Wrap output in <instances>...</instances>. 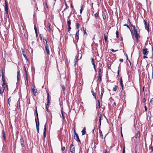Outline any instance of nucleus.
<instances>
[{"label": "nucleus", "instance_id": "1", "mask_svg": "<svg viewBox=\"0 0 153 153\" xmlns=\"http://www.w3.org/2000/svg\"><path fill=\"white\" fill-rule=\"evenodd\" d=\"M36 116L37 118V119L38 123H37L36 120V119H35V122H36V130H37V131L39 133V118H38V113H36Z\"/></svg>", "mask_w": 153, "mask_h": 153}, {"label": "nucleus", "instance_id": "2", "mask_svg": "<svg viewBox=\"0 0 153 153\" xmlns=\"http://www.w3.org/2000/svg\"><path fill=\"white\" fill-rule=\"evenodd\" d=\"M4 9L6 13V16L8 18L9 17L8 12V7L7 3L6 0H5V4H4Z\"/></svg>", "mask_w": 153, "mask_h": 153}, {"label": "nucleus", "instance_id": "3", "mask_svg": "<svg viewBox=\"0 0 153 153\" xmlns=\"http://www.w3.org/2000/svg\"><path fill=\"white\" fill-rule=\"evenodd\" d=\"M74 138L75 139V140L77 141H79V143H81V141L79 139L78 135L76 133V131L74 130Z\"/></svg>", "mask_w": 153, "mask_h": 153}, {"label": "nucleus", "instance_id": "4", "mask_svg": "<svg viewBox=\"0 0 153 153\" xmlns=\"http://www.w3.org/2000/svg\"><path fill=\"white\" fill-rule=\"evenodd\" d=\"M143 53L145 56H147L149 53V51L148 49L145 48H144L142 51Z\"/></svg>", "mask_w": 153, "mask_h": 153}, {"label": "nucleus", "instance_id": "5", "mask_svg": "<svg viewBox=\"0 0 153 153\" xmlns=\"http://www.w3.org/2000/svg\"><path fill=\"white\" fill-rule=\"evenodd\" d=\"M70 151L72 153H75V147L72 144L70 145Z\"/></svg>", "mask_w": 153, "mask_h": 153}, {"label": "nucleus", "instance_id": "6", "mask_svg": "<svg viewBox=\"0 0 153 153\" xmlns=\"http://www.w3.org/2000/svg\"><path fill=\"white\" fill-rule=\"evenodd\" d=\"M134 32L135 38L137 41L138 42V38L140 37V36L139 34L137 33V30L134 31Z\"/></svg>", "mask_w": 153, "mask_h": 153}, {"label": "nucleus", "instance_id": "7", "mask_svg": "<svg viewBox=\"0 0 153 153\" xmlns=\"http://www.w3.org/2000/svg\"><path fill=\"white\" fill-rule=\"evenodd\" d=\"M20 143L22 147L25 146V143L24 140L22 137H21L20 140Z\"/></svg>", "mask_w": 153, "mask_h": 153}, {"label": "nucleus", "instance_id": "8", "mask_svg": "<svg viewBox=\"0 0 153 153\" xmlns=\"http://www.w3.org/2000/svg\"><path fill=\"white\" fill-rule=\"evenodd\" d=\"M45 48L47 53L48 55H50V51L49 50V47L48 46L47 42L45 43Z\"/></svg>", "mask_w": 153, "mask_h": 153}, {"label": "nucleus", "instance_id": "9", "mask_svg": "<svg viewBox=\"0 0 153 153\" xmlns=\"http://www.w3.org/2000/svg\"><path fill=\"white\" fill-rule=\"evenodd\" d=\"M143 21L144 23V25L145 26V28L146 30H147V31L148 32H149V24H147L145 20H143Z\"/></svg>", "mask_w": 153, "mask_h": 153}, {"label": "nucleus", "instance_id": "10", "mask_svg": "<svg viewBox=\"0 0 153 153\" xmlns=\"http://www.w3.org/2000/svg\"><path fill=\"white\" fill-rule=\"evenodd\" d=\"M47 123H46L44 125V131L43 132V138H45L46 137V129L47 127Z\"/></svg>", "mask_w": 153, "mask_h": 153}, {"label": "nucleus", "instance_id": "11", "mask_svg": "<svg viewBox=\"0 0 153 153\" xmlns=\"http://www.w3.org/2000/svg\"><path fill=\"white\" fill-rule=\"evenodd\" d=\"M2 138H3V139L4 140V141H6V137H5V134L4 131V128L2 130Z\"/></svg>", "mask_w": 153, "mask_h": 153}, {"label": "nucleus", "instance_id": "12", "mask_svg": "<svg viewBox=\"0 0 153 153\" xmlns=\"http://www.w3.org/2000/svg\"><path fill=\"white\" fill-rule=\"evenodd\" d=\"M51 24L48 23L47 25V31H48L49 33L51 32Z\"/></svg>", "mask_w": 153, "mask_h": 153}, {"label": "nucleus", "instance_id": "13", "mask_svg": "<svg viewBox=\"0 0 153 153\" xmlns=\"http://www.w3.org/2000/svg\"><path fill=\"white\" fill-rule=\"evenodd\" d=\"M101 77H102V75L101 74H99V75H98V79L97 80L98 81V82H97V83H98L99 84L100 83L101 79Z\"/></svg>", "mask_w": 153, "mask_h": 153}, {"label": "nucleus", "instance_id": "14", "mask_svg": "<svg viewBox=\"0 0 153 153\" xmlns=\"http://www.w3.org/2000/svg\"><path fill=\"white\" fill-rule=\"evenodd\" d=\"M47 102L48 103H49L50 102V99H49V94L48 91H47Z\"/></svg>", "mask_w": 153, "mask_h": 153}, {"label": "nucleus", "instance_id": "15", "mask_svg": "<svg viewBox=\"0 0 153 153\" xmlns=\"http://www.w3.org/2000/svg\"><path fill=\"white\" fill-rule=\"evenodd\" d=\"M22 53L24 57L27 60V61H28V59L26 56L25 52L24 51H22Z\"/></svg>", "mask_w": 153, "mask_h": 153}, {"label": "nucleus", "instance_id": "16", "mask_svg": "<svg viewBox=\"0 0 153 153\" xmlns=\"http://www.w3.org/2000/svg\"><path fill=\"white\" fill-rule=\"evenodd\" d=\"M32 91L34 95H35V94L37 92V90L36 89H34L33 88H32L31 87Z\"/></svg>", "mask_w": 153, "mask_h": 153}, {"label": "nucleus", "instance_id": "17", "mask_svg": "<svg viewBox=\"0 0 153 153\" xmlns=\"http://www.w3.org/2000/svg\"><path fill=\"white\" fill-rule=\"evenodd\" d=\"M99 133L100 134V137L102 139H103V136L102 134V132L100 129H99Z\"/></svg>", "mask_w": 153, "mask_h": 153}, {"label": "nucleus", "instance_id": "18", "mask_svg": "<svg viewBox=\"0 0 153 153\" xmlns=\"http://www.w3.org/2000/svg\"><path fill=\"white\" fill-rule=\"evenodd\" d=\"M79 55V54H78V55H77L75 56V59L74 60L75 65L76 64V62H77V61H78L77 59L78 58Z\"/></svg>", "mask_w": 153, "mask_h": 153}, {"label": "nucleus", "instance_id": "19", "mask_svg": "<svg viewBox=\"0 0 153 153\" xmlns=\"http://www.w3.org/2000/svg\"><path fill=\"white\" fill-rule=\"evenodd\" d=\"M20 71L19 70L17 72V80L18 81L19 80V78L20 76Z\"/></svg>", "mask_w": 153, "mask_h": 153}, {"label": "nucleus", "instance_id": "20", "mask_svg": "<svg viewBox=\"0 0 153 153\" xmlns=\"http://www.w3.org/2000/svg\"><path fill=\"white\" fill-rule=\"evenodd\" d=\"M79 30H78L76 33V39L77 40H78L79 39Z\"/></svg>", "mask_w": 153, "mask_h": 153}, {"label": "nucleus", "instance_id": "21", "mask_svg": "<svg viewBox=\"0 0 153 153\" xmlns=\"http://www.w3.org/2000/svg\"><path fill=\"white\" fill-rule=\"evenodd\" d=\"M140 136V132L139 131H137V134L135 137L136 138H139Z\"/></svg>", "mask_w": 153, "mask_h": 153}, {"label": "nucleus", "instance_id": "22", "mask_svg": "<svg viewBox=\"0 0 153 153\" xmlns=\"http://www.w3.org/2000/svg\"><path fill=\"white\" fill-rule=\"evenodd\" d=\"M99 122H100V127L101 124V117L102 115L101 114H100V115H99Z\"/></svg>", "mask_w": 153, "mask_h": 153}, {"label": "nucleus", "instance_id": "23", "mask_svg": "<svg viewBox=\"0 0 153 153\" xmlns=\"http://www.w3.org/2000/svg\"><path fill=\"white\" fill-rule=\"evenodd\" d=\"M117 88L118 86L117 85H115L114 86V87H113L112 90L114 91H116Z\"/></svg>", "mask_w": 153, "mask_h": 153}, {"label": "nucleus", "instance_id": "24", "mask_svg": "<svg viewBox=\"0 0 153 153\" xmlns=\"http://www.w3.org/2000/svg\"><path fill=\"white\" fill-rule=\"evenodd\" d=\"M80 7H81V9L80 10V13L81 14L82 13V10H83V5L82 4H81Z\"/></svg>", "mask_w": 153, "mask_h": 153}, {"label": "nucleus", "instance_id": "25", "mask_svg": "<svg viewBox=\"0 0 153 153\" xmlns=\"http://www.w3.org/2000/svg\"><path fill=\"white\" fill-rule=\"evenodd\" d=\"M104 92V89H103L102 90V92H101V94L100 98L101 99H102V98L103 94Z\"/></svg>", "mask_w": 153, "mask_h": 153}, {"label": "nucleus", "instance_id": "26", "mask_svg": "<svg viewBox=\"0 0 153 153\" xmlns=\"http://www.w3.org/2000/svg\"><path fill=\"white\" fill-rule=\"evenodd\" d=\"M20 102L19 100L17 102V107L18 108H20Z\"/></svg>", "mask_w": 153, "mask_h": 153}, {"label": "nucleus", "instance_id": "27", "mask_svg": "<svg viewBox=\"0 0 153 153\" xmlns=\"http://www.w3.org/2000/svg\"><path fill=\"white\" fill-rule=\"evenodd\" d=\"M91 91L94 97L96 99V96L95 94V93L93 91Z\"/></svg>", "mask_w": 153, "mask_h": 153}, {"label": "nucleus", "instance_id": "28", "mask_svg": "<svg viewBox=\"0 0 153 153\" xmlns=\"http://www.w3.org/2000/svg\"><path fill=\"white\" fill-rule=\"evenodd\" d=\"M11 101V99H10V97L8 99L7 102L9 104V106H10V102Z\"/></svg>", "mask_w": 153, "mask_h": 153}, {"label": "nucleus", "instance_id": "29", "mask_svg": "<svg viewBox=\"0 0 153 153\" xmlns=\"http://www.w3.org/2000/svg\"><path fill=\"white\" fill-rule=\"evenodd\" d=\"M151 140H152L151 139ZM152 141H151V145H150V147L151 148V152H153V147L152 146Z\"/></svg>", "mask_w": 153, "mask_h": 153}, {"label": "nucleus", "instance_id": "30", "mask_svg": "<svg viewBox=\"0 0 153 153\" xmlns=\"http://www.w3.org/2000/svg\"><path fill=\"white\" fill-rule=\"evenodd\" d=\"M82 28H83V30L84 31V34H86V35H87V33L86 32V28H84V27H83Z\"/></svg>", "mask_w": 153, "mask_h": 153}, {"label": "nucleus", "instance_id": "31", "mask_svg": "<svg viewBox=\"0 0 153 153\" xmlns=\"http://www.w3.org/2000/svg\"><path fill=\"white\" fill-rule=\"evenodd\" d=\"M68 25V26H70L71 24V21L70 20H69L67 22Z\"/></svg>", "mask_w": 153, "mask_h": 153}, {"label": "nucleus", "instance_id": "32", "mask_svg": "<svg viewBox=\"0 0 153 153\" xmlns=\"http://www.w3.org/2000/svg\"><path fill=\"white\" fill-rule=\"evenodd\" d=\"M131 26L133 27V29L134 31H135V30H137L135 28V27L132 24H131Z\"/></svg>", "mask_w": 153, "mask_h": 153}, {"label": "nucleus", "instance_id": "33", "mask_svg": "<svg viewBox=\"0 0 153 153\" xmlns=\"http://www.w3.org/2000/svg\"><path fill=\"white\" fill-rule=\"evenodd\" d=\"M82 135H85L86 133V131H85V130H82Z\"/></svg>", "mask_w": 153, "mask_h": 153}, {"label": "nucleus", "instance_id": "34", "mask_svg": "<svg viewBox=\"0 0 153 153\" xmlns=\"http://www.w3.org/2000/svg\"><path fill=\"white\" fill-rule=\"evenodd\" d=\"M25 80L27 81V83H28V81H27V73H26L25 74Z\"/></svg>", "mask_w": 153, "mask_h": 153}, {"label": "nucleus", "instance_id": "35", "mask_svg": "<svg viewBox=\"0 0 153 153\" xmlns=\"http://www.w3.org/2000/svg\"><path fill=\"white\" fill-rule=\"evenodd\" d=\"M76 27L78 29L79 28L80 25L79 23H77L76 24Z\"/></svg>", "mask_w": 153, "mask_h": 153}, {"label": "nucleus", "instance_id": "36", "mask_svg": "<svg viewBox=\"0 0 153 153\" xmlns=\"http://www.w3.org/2000/svg\"><path fill=\"white\" fill-rule=\"evenodd\" d=\"M61 87L62 90L65 91V88L64 86L61 85Z\"/></svg>", "mask_w": 153, "mask_h": 153}, {"label": "nucleus", "instance_id": "37", "mask_svg": "<svg viewBox=\"0 0 153 153\" xmlns=\"http://www.w3.org/2000/svg\"><path fill=\"white\" fill-rule=\"evenodd\" d=\"M94 16H95V17L96 18L98 17V16H99L98 14L97 13L95 14Z\"/></svg>", "mask_w": 153, "mask_h": 153}, {"label": "nucleus", "instance_id": "38", "mask_svg": "<svg viewBox=\"0 0 153 153\" xmlns=\"http://www.w3.org/2000/svg\"><path fill=\"white\" fill-rule=\"evenodd\" d=\"M110 50L112 51V52H115L117 51H118V50H114L113 49H110Z\"/></svg>", "mask_w": 153, "mask_h": 153}, {"label": "nucleus", "instance_id": "39", "mask_svg": "<svg viewBox=\"0 0 153 153\" xmlns=\"http://www.w3.org/2000/svg\"><path fill=\"white\" fill-rule=\"evenodd\" d=\"M104 39H105V42L107 40V39H108L107 37L106 36H105V35H104Z\"/></svg>", "mask_w": 153, "mask_h": 153}, {"label": "nucleus", "instance_id": "40", "mask_svg": "<svg viewBox=\"0 0 153 153\" xmlns=\"http://www.w3.org/2000/svg\"><path fill=\"white\" fill-rule=\"evenodd\" d=\"M150 103L152 105H153V98L150 100Z\"/></svg>", "mask_w": 153, "mask_h": 153}, {"label": "nucleus", "instance_id": "41", "mask_svg": "<svg viewBox=\"0 0 153 153\" xmlns=\"http://www.w3.org/2000/svg\"><path fill=\"white\" fill-rule=\"evenodd\" d=\"M101 72V69L100 68H99L98 70V75L99 74H101L100 73Z\"/></svg>", "mask_w": 153, "mask_h": 153}, {"label": "nucleus", "instance_id": "42", "mask_svg": "<svg viewBox=\"0 0 153 153\" xmlns=\"http://www.w3.org/2000/svg\"><path fill=\"white\" fill-rule=\"evenodd\" d=\"M34 30H35V33H36L37 29L35 25H34Z\"/></svg>", "mask_w": 153, "mask_h": 153}, {"label": "nucleus", "instance_id": "43", "mask_svg": "<svg viewBox=\"0 0 153 153\" xmlns=\"http://www.w3.org/2000/svg\"><path fill=\"white\" fill-rule=\"evenodd\" d=\"M98 106H99V108H100V100H98Z\"/></svg>", "mask_w": 153, "mask_h": 153}, {"label": "nucleus", "instance_id": "44", "mask_svg": "<svg viewBox=\"0 0 153 153\" xmlns=\"http://www.w3.org/2000/svg\"><path fill=\"white\" fill-rule=\"evenodd\" d=\"M123 153H125V146H124L123 148Z\"/></svg>", "mask_w": 153, "mask_h": 153}, {"label": "nucleus", "instance_id": "45", "mask_svg": "<svg viewBox=\"0 0 153 153\" xmlns=\"http://www.w3.org/2000/svg\"><path fill=\"white\" fill-rule=\"evenodd\" d=\"M120 83H122V82H123L122 79V78L121 77L120 78Z\"/></svg>", "mask_w": 153, "mask_h": 153}, {"label": "nucleus", "instance_id": "46", "mask_svg": "<svg viewBox=\"0 0 153 153\" xmlns=\"http://www.w3.org/2000/svg\"><path fill=\"white\" fill-rule=\"evenodd\" d=\"M68 31H69L71 29V27H70V26H68Z\"/></svg>", "mask_w": 153, "mask_h": 153}, {"label": "nucleus", "instance_id": "47", "mask_svg": "<svg viewBox=\"0 0 153 153\" xmlns=\"http://www.w3.org/2000/svg\"><path fill=\"white\" fill-rule=\"evenodd\" d=\"M49 104V103H48V102H47V103L46 105V107H47V108H48Z\"/></svg>", "mask_w": 153, "mask_h": 153}, {"label": "nucleus", "instance_id": "48", "mask_svg": "<svg viewBox=\"0 0 153 153\" xmlns=\"http://www.w3.org/2000/svg\"><path fill=\"white\" fill-rule=\"evenodd\" d=\"M152 55L153 57V45H152Z\"/></svg>", "mask_w": 153, "mask_h": 153}, {"label": "nucleus", "instance_id": "49", "mask_svg": "<svg viewBox=\"0 0 153 153\" xmlns=\"http://www.w3.org/2000/svg\"><path fill=\"white\" fill-rule=\"evenodd\" d=\"M124 26H126L128 28H129V26L127 24H125L124 25Z\"/></svg>", "mask_w": 153, "mask_h": 153}, {"label": "nucleus", "instance_id": "50", "mask_svg": "<svg viewBox=\"0 0 153 153\" xmlns=\"http://www.w3.org/2000/svg\"><path fill=\"white\" fill-rule=\"evenodd\" d=\"M103 19H104V20H105L106 19V16H105V14L104 15V16H103Z\"/></svg>", "mask_w": 153, "mask_h": 153}, {"label": "nucleus", "instance_id": "51", "mask_svg": "<svg viewBox=\"0 0 153 153\" xmlns=\"http://www.w3.org/2000/svg\"><path fill=\"white\" fill-rule=\"evenodd\" d=\"M65 147H63L62 148V151H63L65 150Z\"/></svg>", "mask_w": 153, "mask_h": 153}, {"label": "nucleus", "instance_id": "52", "mask_svg": "<svg viewBox=\"0 0 153 153\" xmlns=\"http://www.w3.org/2000/svg\"><path fill=\"white\" fill-rule=\"evenodd\" d=\"M107 152V150H105L103 151V153H106Z\"/></svg>", "mask_w": 153, "mask_h": 153}, {"label": "nucleus", "instance_id": "53", "mask_svg": "<svg viewBox=\"0 0 153 153\" xmlns=\"http://www.w3.org/2000/svg\"><path fill=\"white\" fill-rule=\"evenodd\" d=\"M143 101L144 102H145L146 101V99L145 98H143Z\"/></svg>", "mask_w": 153, "mask_h": 153}, {"label": "nucleus", "instance_id": "54", "mask_svg": "<svg viewBox=\"0 0 153 153\" xmlns=\"http://www.w3.org/2000/svg\"><path fill=\"white\" fill-rule=\"evenodd\" d=\"M119 61L121 62H122L123 61V59H119Z\"/></svg>", "mask_w": 153, "mask_h": 153}, {"label": "nucleus", "instance_id": "55", "mask_svg": "<svg viewBox=\"0 0 153 153\" xmlns=\"http://www.w3.org/2000/svg\"><path fill=\"white\" fill-rule=\"evenodd\" d=\"M146 56H144L143 57V58H144V59H145V58H148V57Z\"/></svg>", "mask_w": 153, "mask_h": 153}, {"label": "nucleus", "instance_id": "56", "mask_svg": "<svg viewBox=\"0 0 153 153\" xmlns=\"http://www.w3.org/2000/svg\"><path fill=\"white\" fill-rule=\"evenodd\" d=\"M43 40L44 42H45V41L46 42H46H47V41L44 38H43Z\"/></svg>", "mask_w": 153, "mask_h": 153}, {"label": "nucleus", "instance_id": "57", "mask_svg": "<svg viewBox=\"0 0 153 153\" xmlns=\"http://www.w3.org/2000/svg\"><path fill=\"white\" fill-rule=\"evenodd\" d=\"M92 64L94 66V68H95V63H94V62H93L92 63Z\"/></svg>", "mask_w": 153, "mask_h": 153}, {"label": "nucleus", "instance_id": "58", "mask_svg": "<svg viewBox=\"0 0 153 153\" xmlns=\"http://www.w3.org/2000/svg\"><path fill=\"white\" fill-rule=\"evenodd\" d=\"M2 79L3 82H5V79L4 77L2 78Z\"/></svg>", "mask_w": 153, "mask_h": 153}, {"label": "nucleus", "instance_id": "59", "mask_svg": "<svg viewBox=\"0 0 153 153\" xmlns=\"http://www.w3.org/2000/svg\"><path fill=\"white\" fill-rule=\"evenodd\" d=\"M144 108H145V111H146L147 110V107H146V106H144Z\"/></svg>", "mask_w": 153, "mask_h": 153}, {"label": "nucleus", "instance_id": "60", "mask_svg": "<svg viewBox=\"0 0 153 153\" xmlns=\"http://www.w3.org/2000/svg\"><path fill=\"white\" fill-rule=\"evenodd\" d=\"M94 59L93 58H92L91 59V62H92V63L93 62H94Z\"/></svg>", "mask_w": 153, "mask_h": 153}, {"label": "nucleus", "instance_id": "61", "mask_svg": "<svg viewBox=\"0 0 153 153\" xmlns=\"http://www.w3.org/2000/svg\"><path fill=\"white\" fill-rule=\"evenodd\" d=\"M61 112H62V115L63 117V118L64 119V116H63V114L62 112V110H61Z\"/></svg>", "mask_w": 153, "mask_h": 153}, {"label": "nucleus", "instance_id": "62", "mask_svg": "<svg viewBox=\"0 0 153 153\" xmlns=\"http://www.w3.org/2000/svg\"><path fill=\"white\" fill-rule=\"evenodd\" d=\"M116 35L118 34V31H116Z\"/></svg>", "mask_w": 153, "mask_h": 153}, {"label": "nucleus", "instance_id": "63", "mask_svg": "<svg viewBox=\"0 0 153 153\" xmlns=\"http://www.w3.org/2000/svg\"><path fill=\"white\" fill-rule=\"evenodd\" d=\"M46 111L48 112L49 111L48 109V108H47V107H46Z\"/></svg>", "mask_w": 153, "mask_h": 153}, {"label": "nucleus", "instance_id": "64", "mask_svg": "<svg viewBox=\"0 0 153 153\" xmlns=\"http://www.w3.org/2000/svg\"><path fill=\"white\" fill-rule=\"evenodd\" d=\"M3 83L2 84V86H3L5 84V82H3Z\"/></svg>", "mask_w": 153, "mask_h": 153}]
</instances>
